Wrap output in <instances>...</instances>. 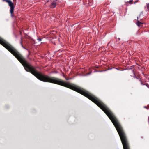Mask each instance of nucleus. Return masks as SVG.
Masks as SVG:
<instances>
[{
	"label": "nucleus",
	"mask_w": 149,
	"mask_h": 149,
	"mask_svg": "<svg viewBox=\"0 0 149 149\" xmlns=\"http://www.w3.org/2000/svg\"><path fill=\"white\" fill-rule=\"evenodd\" d=\"M137 24L138 26H142V24L141 22H140L139 21H138Z\"/></svg>",
	"instance_id": "f03ea898"
},
{
	"label": "nucleus",
	"mask_w": 149,
	"mask_h": 149,
	"mask_svg": "<svg viewBox=\"0 0 149 149\" xmlns=\"http://www.w3.org/2000/svg\"><path fill=\"white\" fill-rule=\"evenodd\" d=\"M38 40L39 42H40V41H41V39L40 38H38Z\"/></svg>",
	"instance_id": "20e7f679"
},
{
	"label": "nucleus",
	"mask_w": 149,
	"mask_h": 149,
	"mask_svg": "<svg viewBox=\"0 0 149 149\" xmlns=\"http://www.w3.org/2000/svg\"><path fill=\"white\" fill-rule=\"evenodd\" d=\"M56 6V3L55 2H53L52 3L51 5V7L52 8H54Z\"/></svg>",
	"instance_id": "7ed1b4c3"
},
{
	"label": "nucleus",
	"mask_w": 149,
	"mask_h": 149,
	"mask_svg": "<svg viewBox=\"0 0 149 149\" xmlns=\"http://www.w3.org/2000/svg\"><path fill=\"white\" fill-rule=\"evenodd\" d=\"M3 1L6 2L8 3L9 6L10 8V12L11 14L12 15L14 11V9L13 3L10 0H3Z\"/></svg>",
	"instance_id": "f257e3e1"
}]
</instances>
